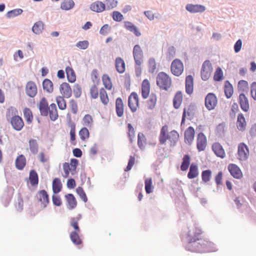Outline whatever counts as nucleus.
<instances>
[{
	"label": "nucleus",
	"mask_w": 256,
	"mask_h": 256,
	"mask_svg": "<svg viewBox=\"0 0 256 256\" xmlns=\"http://www.w3.org/2000/svg\"><path fill=\"white\" fill-rule=\"evenodd\" d=\"M80 219L81 216L78 214L76 217L72 218L70 221V225L74 229V230L70 233V238L72 242L76 245L82 244V240L79 236L80 230L78 223Z\"/></svg>",
	"instance_id": "20e7f679"
},
{
	"label": "nucleus",
	"mask_w": 256,
	"mask_h": 256,
	"mask_svg": "<svg viewBox=\"0 0 256 256\" xmlns=\"http://www.w3.org/2000/svg\"><path fill=\"white\" fill-rule=\"evenodd\" d=\"M212 150L216 156L224 158L225 156V152L222 148V146L218 142H216L212 144Z\"/></svg>",
	"instance_id": "a878e982"
},
{
	"label": "nucleus",
	"mask_w": 256,
	"mask_h": 256,
	"mask_svg": "<svg viewBox=\"0 0 256 256\" xmlns=\"http://www.w3.org/2000/svg\"><path fill=\"white\" fill-rule=\"evenodd\" d=\"M60 91L63 97L69 98L72 95V90L70 84L66 82H62L60 86Z\"/></svg>",
	"instance_id": "dca6fc26"
},
{
	"label": "nucleus",
	"mask_w": 256,
	"mask_h": 256,
	"mask_svg": "<svg viewBox=\"0 0 256 256\" xmlns=\"http://www.w3.org/2000/svg\"><path fill=\"white\" fill-rule=\"evenodd\" d=\"M228 170L234 178L237 179H240L242 178V173L237 165L234 164H230L228 166Z\"/></svg>",
	"instance_id": "2eb2a0df"
},
{
	"label": "nucleus",
	"mask_w": 256,
	"mask_h": 256,
	"mask_svg": "<svg viewBox=\"0 0 256 256\" xmlns=\"http://www.w3.org/2000/svg\"><path fill=\"white\" fill-rule=\"evenodd\" d=\"M112 18L116 22H121L123 18V16L118 12L115 11L112 13Z\"/></svg>",
	"instance_id": "338daca9"
},
{
	"label": "nucleus",
	"mask_w": 256,
	"mask_h": 256,
	"mask_svg": "<svg viewBox=\"0 0 256 256\" xmlns=\"http://www.w3.org/2000/svg\"><path fill=\"white\" fill-rule=\"evenodd\" d=\"M207 145L206 136L202 132H200L196 138V148L199 152L205 150Z\"/></svg>",
	"instance_id": "4468645a"
},
{
	"label": "nucleus",
	"mask_w": 256,
	"mask_h": 256,
	"mask_svg": "<svg viewBox=\"0 0 256 256\" xmlns=\"http://www.w3.org/2000/svg\"><path fill=\"white\" fill-rule=\"evenodd\" d=\"M183 100V95L180 91H178L174 95L173 100V105L175 108L178 109L180 108Z\"/></svg>",
	"instance_id": "c85d7f7f"
},
{
	"label": "nucleus",
	"mask_w": 256,
	"mask_h": 256,
	"mask_svg": "<svg viewBox=\"0 0 256 256\" xmlns=\"http://www.w3.org/2000/svg\"><path fill=\"white\" fill-rule=\"evenodd\" d=\"M17 112L16 108L10 107L6 111V117L8 120L10 118V122L12 128L16 130L20 131L23 128L24 122L20 116L16 115Z\"/></svg>",
	"instance_id": "7ed1b4c3"
},
{
	"label": "nucleus",
	"mask_w": 256,
	"mask_h": 256,
	"mask_svg": "<svg viewBox=\"0 0 256 256\" xmlns=\"http://www.w3.org/2000/svg\"><path fill=\"white\" fill-rule=\"evenodd\" d=\"M64 98L62 96H58L56 98V100L58 106L60 109L62 110H64L66 108V104L65 100H64Z\"/></svg>",
	"instance_id": "3c124183"
},
{
	"label": "nucleus",
	"mask_w": 256,
	"mask_h": 256,
	"mask_svg": "<svg viewBox=\"0 0 256 256\" xmlns=\"http://www.w3.org/2000/svg\"><path fill=\"white\" fill-rule=\"evenodd\" d=\"M62 188V184L58 178H55L52 182V190L54 193L58 194L60 192Z\"/></svg>",
	"instance_id": "4c0bfd02"
},
{
	"label": "nucleus",
	"mask_w": 256,
	"mask_h": 256,
	"mask_svg": "<svg viewBox=\"0 0 256 256\" xmlns=\"http://www.w3.org/2000/svg\"><path fill=\"white\" fill-rule=\"evenodd\" d=\"M65 198L68 202V208L69 210H72L76 208L77 206V202L72 194H67L65 196Z\"/></svg>",
	"instance_id": "bb28decb"
},
{
	"label": "nucleus",
	"mask_w": 256,
	"mask_h": 256,
	"mask_svg": "<svg viewBox=\"0 0 256 256\" xmlns=\"http://www.w3.org/2000/svg\"><path fill=\"white\" fill-rule=\"evenodd\" d=\"M26 160L23 154L18 156L16 160V166L17 169L22 170L26 165Z\"/></svg>",
	"instance_id": "7c9ffc66"
},
{
	"label": "nucleus",
	"mask_w": 256,
	"mask_h": 256,
	"mask_svg": "<svg viewBox=\"0 0 256 256\" xmlns=\"http://www.w3.org/2000/svg\"><path fill=\"white\" fill-rule=\"evenodd\" d=\"M250 154L248 146L244 142L240 143L238 146V158L240 161L246 160Z\"/></svg>",
	"instance_id": "0eeeda50"
},
{
	"label": "nucleus",
	"mask_w": 256,
	"mask_h": 256,
	"mask_svg": "<svg viewBox=\"0 0 256 256\" xmlns=\"http://www.w3.org/2000/svg\"><path fill=\"white\" fill-rule=\"evenodd\" d=\"M74 5V3L72 0H66L62 2L60 8L66 10L72 8Z\"/></svg>",
	"instance_id": "de8ad7c7"
},
{
	"label": "nucleus",
	"mask_w": 256,
	"mask_h": 256,
	"mask_svg": "<svg viewBox=\"0 0 256 256\" xmlns=\"http://www.w3.org/2000/svg\"><path fill=\"white\" fill-rule=\"evenodd\" d=\"M99 94L102 103L104 106H107L110 102V99L106 90L104 88H101L99 90Z\"/></svg>",
	"instance_id": "473e14b6"
},
{
	"label": "nucleus",
	"mask_w": 256,
	"mask_h": 256,
	"mask_svg": "<svg viewBox=\"0 0 256 256\" xmlns=\"http://www.w3.org/2000/svg\"><path fill=\"white\" fill-rule=\"evenodd\" d=\"M76 192L84 202H86L88 201L86 194L82 187L78 186L77 188Z\"/></svg>",
	"instance_id": "680f3d73"
},
{
	"label": "nucleus",
	"mask_w": 256,
	"mask_h": 256,
	"mask_svg": "<svg viewBox=\"0 0 256 256\" xmlns=\"http://www.w3.org/2000/svg\"><path fill=\"white\" fill-rule=\"evenodd\" d=\"M118 2L116 0H106V4L108 10H110L116 8L117 6Z\"/></svg>",
	"instance_id": "e2e57ef3"
},
{
	"label": "nucleus",
	"mask_w": 256,
	"mask_h": 256,
	"mask_svg": "<svg viewBox=\"0 0 256 256\" xmlns=\"http://www.w3.org/2000/svg\"><path fill=\"white\" fill-rule=\"evenodd\" d=\"M145 190L147 194H150L152 192V178H146L144 180Z\"/></svg>",
	"instance_id": "5fc2aeb1"
},
{
	"label": "nucleus",
	"mask_w": 256,
	"mask_h": 256,
	"mask_svg": "<svg viewBox=\"0 0 256 256\" xmlns=\"http://www.w3.org/2000/svg\"><path fill=\"white\" fill-rule=\"evenodd\" d=\"M30 180L32 186L37 185L38 182V178L37 173L34 170H30Z\"/></svg>",
	"instance_id": "37998d69"
},
{
	"label": "nucleus",
	"mask_w": 256,
	"mask_h": 256,
	"mask_svg": "<svg viewBox=\"0 0 256 256\" xmlns=\"http://www.w3.org/2000/svg\"><path fill=\"white\" fill-rule=\"evenodd\" d=\"M88 45L89 43L87 40L80 41L76 44L78 48L82 50H85L87 48L88 46Z\"/></svg>",
	"instance_id": "69168bd1"
},
{
	"label": "nucleus",
	"mask_w": 256,
	"mask_h": 256,
	"mask_svg": "<svg viewBox=\"0 0 256 256\" xmlns=\"http://www.w3.org/2000/svg\"><path fill=\"white\" fill-rule=\"evenodd\" d=\"M39 110L42 116H46L48 114V102L45 98H42L39 104Z\"/></svg>",
	"instance_id": "4be33fe9"
},
{
	"label": "nucleus",
	"mask_w": 256,
	"mask_h": 256,
	"mask_svg": "<svg viewBox=\"0 0 256 256\" xmlns=\"http://www.w3.org/2000/svg\"><path fill=\"white\" fill-rule=\"evenodd\" d=\"M48 111L50 120L52 121L56 120L58 118V114L56 104H51L49 106Z\"/></svg>",
	"instance_id": "72a5a7b5"
},
{
	"label": "nucleus",
	"mask_w": 256,
	"mask_h": 256,
	"mask_svg": "<svg viewBox=\"0 0 256 256\" xmlns=\"http://www.w3.org/2000/svg\"><path fill=\"white\" fill-rule=\"evenodd\" d=\"M212 176V172L210 170H204L202 173V182L206 183L210 181Z\"/></svg>",
	"instance_id": "6e6d98bb"
},
{
	"label": "nucleus",
	"mask_w": 256,
	"mask_h": 256,
	"mask_svg": "<svg viewBox=\"0 0 256 256\" xmlns=\"http://www.w3.org/2000/svg\"><path fill=\"white\" fill-rule=\"evenodd\" d=\"M128 106L132 112L136 111L139 106V100L138 94L132 92L130 95L128 99Z\"/></svg>",
	"instance_id": "9b49d317"
},
{
	"label": "nucleus",
	"mask_w": 256,
	"mask_h": 256,
	"mask_svg": "<svg viewBox=\"0 0 256 256\" xmlns=\"http://www.w3.org/2000/svg\"><path fill=\"white\" fill-rule=\"evenodd\" d=\"M24 117L28 124H30L33 120V116L31 110L28 108H25L24 110Z\"/></svg>",
	"instance_id": "8fccbe9b"
},
{
	"label": "nucleus",
	"mask_w": 256,
	"mask_h": 256,
	"mask_svg": "<svg viewBox=\"0 0 256 256\" xmlns=\"http://www.w3.org/2000/svg\"><path fill=\"white\" fill-rule=\"evenodd\" d=\"M44 29V24L41 21L36 22L32 28V32L36 34H38L42 32Z\"/></svg>",
	"instance_id": "a18cd8bd"
},
{
	"label": "nucleus",
	"mask_w": 256,
	"mask_h": 256,
	"mask_svg": "<svg viewBox=\"0 0 256 256\" xmlns=\"http://www.w3.org/2000/svg\"><path fill=\"white\" fill-rule=\"evenodd\" d=\"M150 92V84L149 81L145 79L144 80L142 84V96L144 99H146L148 98Z\"/></svg>",
	"instance_id": "412c9836"
},
{
	"label": "nucleus",
	"mask_w": 256,
	"mask_h": 256,
	"mask_svg": "<svg viewBox=\"0 0 256 256\" xmlns=\"http://www.w3.org/2000/svg\"><path fill=\"white\" fill-rule=\"evenodd\" d=\"M238 128L241 131H244L246 128V123L245 118L242 114H240L238 116L236 122Z\"/></svg>",
	"instance_id": "2f4dec72"
},
{
	"label": "nucleus",
	"mask_w": 256,
	"mask_h": 256,
	"mask_svg": "<svg viewBox=\"0 0 256 256\" xmlns=\"http://www.w3.org/2000/svg\"><path fill=\"white\" fill-rule=\"evenodd\" d=\"M194 130L193 127L189 126L184 132V142L186 144H190L194 136Z\"/></svg>",
	"instance_id": "6ab92c4d"
},
{
	"label": "nucleus",
	"mask_w": 256,
	"mask_h": 256,
	"mask_svg": "<svg viewBox=\"0 0 256 256\" xmlns=\"http://www.w3.org/2000/svg\"><path fill=\"white\" fill-rule=\"evenodd\" d=\"M36 198L42 208H45L49 203L48 195L45 190H40L36 194Z\"/></svg>",
	"instance_id": "f8f14e48"
},
{
	"label": "nucleus",
	"mask_w": 256,
	"mask_h": 256,
	"mask_svg": "<svg viewBox=\"0 0 256 256\" xmlns=\"http://www.w3.org/2000/svg\"><path fill=\"white\" fill-rule=\"evenodd\" d=\"M132 54L136 64L140 66L144 61V54L140 45L136 44L134 46Z\"/></svg>",
	"instance_id": "1a4fd4ad"
},
{
	"label": "nucleus",
	"mask_w": 256,
	"mask_h": 256,
	"mask_svg": "<svg viewBox=\"0 0 256 256\" xmlns=\"http://www.w3.org/2000/svg\"><path fill=\"white\" fill-rule=\"evenodd\" d=\"M157 96L156 94L152 93L149 99L147 100L146 107L148 110H154L156 106Z\"/></svg>",
	"instance_id": "cd10ccee"
},
{
	"label": "nucleus",
	"mask_w": 256,
	"mask_h": 256,
	"mask_svg": "<svg viewBox=\"0 0 256 256\" xmlns=\"http://www.w3.org/2000/svg\"><path fill=\"white\" fill-rule=\"evenodd\" d=\"M99 90L98 86L94 84L92 86L90 89V96L93 99H96L98 96Z\"/></svg>",
	"instance_id": "4d7b16f0"
},
{
	"label": "nucleus",
	"mask_w": 256,
	"mask_h": 256,
	"mask_svg": "<svg viewBox=\"0 0 256 256\" xmlns=\"http://www.w3.org/2000/svg\"><path fill=\"white\" fill-rule=\"evenodd\" d=\"M156 84L160 88L167 90L171 86V78L166 72H160L156 77Z\"/></svg>",
	"instance_id": "39448f33"
},
{
	"label": "nucleus",
	"mask_w": 256,
	"mask_h": 256,
	"mask_svg": "<svg viewBox=\"0 0 256 256\" xmlns=\"http://www.w3.org/2000/svg\"><path fill=\"white\" fill-rule=\"evenodd\" d=\"M168 128L167 125L164 126L160 131L159 142L160 144H168L170 146H174L179 138V134L175 130L168 132Z\"/></svg>",
	"instance_id": "f03ea898"
},
{
	"label": "nucleus",
	"mask_w": 256,
	"mask_h": 256,
	"mask_svg": "<svg viewBox=\"0 0 256 256\" xmlns=\"http://www.w3.org/2000/svg\"><path fill=\"white\" fill-rule=\"evenodd\" d=\"M79 136L82 140H85L90 137V132L88 129L86 128H82L79 132Z\"/></svg>",
	"instance_id": "603ef678"
},
{
	"label": "nucleus",
	"mask_w": 256,
	"mask_h": 256,
	"mask_svg": "<svg viewBox=\"0 0 256 256\" xmlns=\"http://www.w3.org/2000/svg\"><path fill=\"white\" fill-rule=\"evenodd\" d=\"M194 91V78L188 75L186 78V92L188 94H191Z\"/></svg>",
	"instance_id": "b1692460"
},
{
	"label": "nucleus",
	"mask_w": 256,
	"mask_h": 256,
	"mask_svg": "<svg viewBox=\"0 0 256 256\" xmlns=\"http://www.w3.org/2000/svg\"><path fill=\"white\" fill-rule=\"evenodd\" d=\"M128 135L131 142H132V138H134L135 132L134 128L130 124H128Z\"/></svg>",
	"instance_id": "052dcab7"
},
{
	"label": "nucleus",
	"mask_w": 256,
	"mask_h": 256,
	"mask_svg": "<svg viewBox=\"0 0 256 256\" xmlns=\"http://www.w3.org/2000/svg\"><path fill=\"white\" fill-rule=\"evenodd\" d=\"M42 87L44 90L51 93L54 90V86L52 82L49 79H44L42 82Z\"/></svg>",
	"instance_id": "e433bc0d"
},
{
	"label": "nucleus",
	"mask_w": 256,
	"mask_h": 256,
	"mask_svg": "<svg viewBox=\"0 0 256 256\" xmlns=\"http://www.w3.org/2000/svg\"><path fill=\"white\" fill-rule=\"evenodd\" d=\"M190 156L188 154H185L182 158V162L180 166V169L182 171H186L188 168L190 164Z\"/></svg>",
	"instance_id": "79ce46f5"
},
{
	"label": "nucleus",
	"mask_w": 256,
	"mask_h": 256,
	"mask_svg": "<svg viewBox=\"0 0 256 256\" xmlns=\"http://www.w3.org/2000/svg\"><path fill=\"white\" fill-rule=\"evenodd\" d=\"M78 164V160L76 159L73 158L70 160V163L64 162L63 164V168L64 170V177L68 178L69 174L70 172L72 174L76 173V170Z\"/></svg>",
	"instance_id": "423d86ee"
},
{
	"label": "nucleus",
	"mask_w": 256,
	"mask_h": 256,
	"mask_svg": "<svg viewBox=\"0 0 256 256\" xmlns=\"http://www.w3.org/2000/svg\"><path fill=\"white\" fill-rule=\"evenodd\" d=\"M116 111L118 117H122L124 112V104L122 99L118 98L116 100Z\"/></svg>",
	"instance_id": "5701e85b"
},
{
	"label": "nucleus",
	"mask_w": 256,
	"mask_h": 256,
	"mask_svg": "<svg viewBox=\"0 0 256 256\" xmlns=\"http://www.w3.org/2000/svg\"><path fill=\"white\" fill-rule=\"evenodd\" d=\"M90 8L94 12H100L105 10L106 5L102 2L96 1L90 5Z\"/></svg>",
	"instance_id": "c756f323"
},
{
	"label": "nucleus",
	"mask_w": 256,
	"mask_h": 256,
	"mask_svg": "<svg viewBox=\"0 0 256 256\" xmlns=\"http://www.w3.org/2000/svg\"><path fill=\"white\" fill-rule=\"evenodd\" d=\"M29 148L31 152L36 154L38 151V144L37 140L34 139H30L28 141Z\"/></svg>",
	"instance_id": "c9c22d12"
},
{
	"label": "nucleus",
	"mask_w": 256,
	"mask_h": 256,
	"mask_svg": "<svg viewBox=\"0 0 256 256\" xmlns=\"http://www.w3.org/2000/svg\"><path fill=\"white\" fill-rule=\"evenodd\" d=\"M148 68L150 72H154L156 69V62L154 58H150L148 60Z\"/></svg>",
	"instance_id": "0e129e2a"
},
{
	"label": "nucleus",
	"mask_w": 256,
	"mask_h": 256,
	"mask_svg": "<svg viewBox=\"0 0 256 256\" xmlns=\"http://www.w3.org/2000/svg\"><path fill=\"white\" fill-rule=\"evenodd\" d=\"M115 66L118 73H124L126 70V64L124 60L120 57L116 58L115 60Z\"/></svg>",
	"instance_id": "393cba45"
},
{
	"label": "nucleus",
	"mask_w": 256,
	"mask_h": 256,
	"mask_svg": "<svg viewBox=\"0 0 256 256\" xmlns=\"http://www.w3.org/2000/svg\"><path fill=\"white\" fill-rule=\"evenodd\" d=\"M250 93L252 97L256 100V82H253L250 86Z\"/></svg>",
	"instance_id": "774afa93"
},
{
	"label": "nucleus",
	"mask_w": 256,
	"mask_h": 256,
	"mask_svg": "<svg viewBox=\"0 0 256 256\" xmlns=\"http://www.w3.org/2000/svg\"><path fill=\"white\" fill-rule=\"evenodd\" d=\"M223 78V72L220 68H218L214 72V79L215 81H220Z\"/></svg>",
	"instance_id": "bf43d9fd"
},
{
	"label": "nucleus",
	"mask_w": 256,
	"mask_h": 256,
	"mask_svg": "<svg viewBox=\"0 0 256 256\" xmlns=\"http://www.w3.org/2000/svg\"><path fill=\"white\" fill-rule=\"evenodd\" d=\"M202 234V232L197 228L190 230L186 237L188 243L186 249L196 252H209L214 251V244L203 238Z\"/></svg>",
	"instance_id": "f257e3e1"
},
{
	"label": "nucleus",
	"mask_w": 256,
	"mask_h": 256,
	"mask_svg": "<svg viewBox=\"0 0 256 256\" xmlns=\"http://www.w3.org/2000/svg\"><path fill=\"white\" fill-rule=\"evenodd\" d=\"M66 72L68 80L70 82H74L76 80V77L73 69L69 66L66 68Z\"/></svg>",
	"instance_id": "ea45409f"
},
{
	"label": "nucleus",
	"mask_w": 256,
	"mask_h": 256,
	"mask_svg": "<svg viewBox=\"0 0 256 256\" xmlns=\"http://www.w3.org/2000/svg\"><path fill=\"white\" fill-rule=\"evenodd\" d=\"M146 144V138L142 133H138V144L140 149H144Z\"/></svg>",
	"instance_id": "09e8293b"
},
{
	"label": "nucleus",
	"mask_w": 256,
	"mask_h": 256,
	"mask_svg": "<svg viewBox=\"0 0 256 256\" xmlns=\"http://www.w3.org/2000/svg\"><path fill=\"white\" fill-rule=\"evenodd\" d=\"M70 141L72 144H75L76 140V125L74 123H72L70 124Z\"/></svg>",
	"instance_id": "13d9d810"
},
{
	"label": "nucleus",
	"mask_w": 256,
	"mask_h": 256,
	"mask_svg": "<svg viewBox=\"0 0 256 256\" xmlns=\"http://www.w3.org/2000/svg\"><path fill=\"white\" fill-rule=\"evenodd\" d=\"M83 124L88 128H91L94 123L92 116L88 114H86L82 118Z\"/></svg>",
	"instance_id": "49530a36"
},
{
	"label": "nucleus",
	"mask_w": 256,
	"mask_h": 256,
	"mask_svg": "<svg viewBox=\"0 0 256 256\" xmlns=\"http://www.w3.org/2000/svg\"><path fill=\"white\" fill-rule=\"evenodd\" d=\"M198 175V166L194 164H192L190 168V171L188 174V177L190 179H192L197 177Z\"/></svg>",
	"instance_id": "f704fd0d"
},
{
	"label": "nucleus",
	"mask_w": 256,
	"mask_h": 256,
	"mask_svg": "<svg viewBox=\"0 0 256 256\" xmlns=\"http://www.w3.org/2000/svg\"><path fill=\"white\" fill-rule=\"evenodd\" d=\"M125 26L127 30L133 32L137 36H140V32L138 30L136 26L132 22H126Z\"/></svg>",
	"instance_id": "c03bdc74"
},
{
	"label": "nucleus",
	"mask_w": 256,
	"mask_h": 256,
	"mask_svg": "<svg viewBox=\"0 0 256 256\" xmlns=\"http://www.w3.org/2000/svg\"><path fill=\"white\" fill-rule=\"evenodd\" d=\"M26 92L29 96L34 97L37 94V87L36 84L32 81L28 82L26 86Z\"/></svg>",
	"instance_id": "f3484780"
},
{
	"label": "nucleus",
	"mask_w": 256,
	"mask_h": 256,
	"mask_svg": "<svg viewBox=\"0 0 256 256\" xmlns=\"http://www.w3.org/2000/svg\"><path fill=\"white\" fill-rule=\"evenodd\" d=\"M170 70L172 74L176 76H180L184 71V65L179 59L173 60L170 66Z\"/></svg>",
	"instance_id": "6e6552de"
},
{
	"label": "nucleus",
	"mask_w": 256,
	"mask_h": 256,
	"mask_svg": "<svg viewBox=\"0 0 256 256\" xmlns=\"http://www.w3.org/2000/svg\"><path fill=\"white\" fill-rule=\"evenodd\" d=\"M217 98L214 94L209 93L205 98V106L208 110L215 108L217 104Z\"/></svg>",
	"instance_id": "ddd939ff"
},
{
	"label": "nucleus",
	"mask_w": 256,
	"mask_h": 256,
	"mask_svg": "<svg viewBox=\"0 0 256 256\" xmlns=\"http://www.w3.org/2000/svg\"><path fill=\"white\" fill-rule=\"evenodd\" d=\"M186 8L191 13H201L206 10L205 6L200 4H188L186 6Z\"/></svg>",
	"instance_id": "aec40b11"
},
{
	"label": "nucleus",
	"mask_w": 256,
	"mask_h": 256,
	"mask_svg": "<svg viewBox=\"0 0 256 256\" xmlns=\"http://www.w3.org/2000/svg\"><path fill=\"white\" fill-rule=\"evenodd\" d=\"M102 80L105 88L108 90H110L112 87V84L111 79L108 74H104L102 77Z\"/></svg>",
	"instance_id": "58836bf2"
},
{
	"label": "nucleus",
	"mask_w": 256,
	"mask_h": 256,
	"mask_svg": "<svg viewBox=\"0 0 256 256\" xmlns=\"http://www.w3.org/2000/svg\"><path fill=\"white\" fill-rule=\"evenodd\" d=\"M238 102L242 110L247 112L250 109V104L248 98L244 94H240L239 96Z\"/></svg>",
	"instance_id": "a211bd4d"
},
{
	"label": "nucleus",
	"mask_w": 256,
	"mask_h": 256,
	"mask_svg": "<svg viewBox=\"0 0 256 256\" xmlns=\"http://www.w3.org/2000/svg\"><path fill=\"white\" fill-rule=\"evenodd\" d=\"M212 68L209 60L205 61L202 66L201 77L204 80H208L210 76Z\"/></svg>",
	"instance_id": "9d476101"
},
{
	"label": "nucleus",
	"mask_w": 256,
	"mask_h": 256,
	"mask_svg": "<svg viewBox=\"0 0 256 256\" xmlns=\"http://www.w3.org/2000/svg\"><path fill=\"white\" fill-rule=\"evenodd\" d=\"M224 91L225 94L228 98H230L233 94L234 90L232 86L228 80L224 83Z\"/></svg>",
	"instance_id": "a19ab883"
},
{
	"label": "nucleus",
	"mask_w": 256,
	"mask_h": 256,
	"mask_svg": "<svg viewBox=\"0 0 256 256\" xmlns=\"http://www.w3.org/2000/svg\"><path fill=\"white\" fill-rule=\"evenodd\" d=\"M22 10L20 8L12 10L7 12L6 16L9 18H14L22 14Z\"/></svg>",
	"instance_id": "864d4df0"
}]
</instances>
